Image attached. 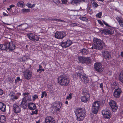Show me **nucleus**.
<instances>
[{"label": "nucleus", "mask_w": 123, "mask_h": 123, "mask_svg": "<svg viewBox=\"0 0 123 123\" xmlns=\"http://www.w3.org/2000/svg\"><path fill=\"white\" fill-rule=\"evenodd\" d=\"M70 80L67 76L64 75H62L59 76L57 79L58 83L63 87L68 85L70 82Z\"/></svg>", "instance_id": "obj_1"}, {"label": "nucleus", "mask_w": 123, "mask_h": 123, "mask_svg": "<svg viewBox=\"0 0 123 123\" xmlns=\"http://www.w3.org/2000/svg\"><path fill=\"white\" fill-rule=\"evenodd\" d=\"M75 113L77 117V120L78 121H82L86 115L85 110L81 108L77 109L76 110Z\"/></svg>", "instance_id": "obj_2"}, {"label": "nucleus", "mask_w": 123, "mask_h": 123, "mask_svg": "<svg viewBox=\"0 0 123 123\" xmlns=\"http://www.w3.org/2000/svg\"><path fill=\"white\" fill-rule=\"evenodd\" d=\"M92 48L98 49H102L103 48V45L102 44V41L97 38H94Z\"/></svg>", "instance_id": "obj_3"}, {"label": "nucleus", "mask_w": 123, "mask_h": 123, "mask_svg": "<svg viewBox=\"0 0 123 123\" xmlns=\"http://www.w3.org/2000/svg\"><path fill=\"white\" fill-rule=\"evenodd\" d=\"M7 47L8 50L12 51L14 50V52L18 53V51H16V49H18L16 48V44L14 41H11L10 42H7Z\"/></svg>", "instance_id": "obj_4"}, {"label": "nucleus", "mask_w": 123, "mask_h": 123, "mask_svg": "<svg viewBox=\"0 0 123 123\" xmlns=\"http://www.w3.org/2000/svg\"><path fill=\"white\" fill-rule=\"evenodd\" d=\"M100 105V104L99 101H97L94 102L92 106V113L94 114L97 113Z\"/></svg>", "instance_id": "obj_5"}, {"label": "nucleus", "mask_w": 123, "mask_h": 123, "mask_svg": "<svg viewBox=\"0 0 123 123\" xmlns=\"http://www.w3.org/2000/svg\"><path fill=\"white\" fill-rule=\"evenodd\" d=\"M72 41L68 38H65L61 43V46L65 48L70 46L72 44Z\"/></svg>", "instance_id": "obj_6"}, {"label": "nucleus", "mask_w": 123, "mask_h": 123, "mask_svg": "<svg viewBox=\"0 0 123 123\" xmlns=\"http://www.w3.org/2000/svg\"><path fill=\"white\" fill-rule=\"evenodd\" d=\"M78 60L80 63L83 64H87L90 62V57H85L83 56H80L78 57Z\"/></svg>", "instance_id": "obj_7"}, {"label": "nucleus", "mask_w": 123, "mask_h": 123, "mask_svg": "<svg viewBox=\"0 0 123 123\" xmlns=\"http://www.w3.org/2000/svg\"><path fill=\"white\" fill-rule=\"evenodd\" d=\"M102 113L104 118L105 119H110L111 117V115L110 111L106 109L102 111Z\"/></svg>", "instance_id": "obj_8"}, {"label": "nucleus", "mask_w": 123, "mask_h": 123, "mask_svg": "<svg viewBox=\"0 0 123 123\" xmlns=\"http://www.w3.org/2000/svg\"><path fill=\"white\" fill-rule=\"evenodd\" d=\"M83 94L84 96H81L80 98L81 101L85 103L88 102L90 98L89 93L87 92H83Z\"/></svg>", "instance_id": "obj_9"}, {"label": "nucleus", "mask_w": 123, "mask_h": 123, "mask_svg": "<svg viewBox=\"0 0 123 123\" xmlns=\"http://www.w3.org/2000/svg\"><path fill=\"white\" fill-rule=\"evenodd\" d=\"M109 104L111 107L112 111L114 112L116 111L118 108L117 104L116 101L111 100L109 102Z\"/></svg>", "instance_id": "obj_10"}, {"label": "nucleus", "mask_w": 123, "mask_h": 123, "mask_svg": "<svg viewBox=\"0 0 123 123\" xmlns=\"http://www.w3.org/2000/svg\"><path fill=\"white\" fill-rule=\"evenodd\" d=\"M66 33L63 31H56L55 34V37L58 39H62L65 37Z\"/></svg>", "instance_id": "obj_11"}, {"label": "nucleus", "mask_w": 123, "mask_h": 123, "mask_svg": "<svg viewBox=\"0 0 123 123\" xmlns=\"http://www.w3.org/2000/svg\"><path fill=\"white\" fill-rule=\"evenodd\" d=\"M27 36L30 39L33 41L36 42L39 40V37H38L34 34L29 33L27 34Z\"/></svg>", "instance_id": "obj_12"}, {"label": "nucleus", "mask_w": 123, "mask_h": 123, "mask_svg": "<svg viewBox=\"0 0 123 123\" xmlns=\"http://www.w3.org/2000/svg\"><path fill=\"white\" fill-rule=\"evenodd\" d=\"M74 75L75 77L76 78H80L84 82H85L88 80L87 77L85 76L82 75V74L79 73H75Z\"/></svg>", "instance_id": "obj_13"}, {"label": "nucleus", "mask_w": 123, "mask_h": 123, "mask_svg": "<svg viewBox=\"0 0 123 123\" xmlns=\"http://www.w3.org/2000/svg\"><path fill=\"white\" fill-rule=\"evenodd\" d=\"M32 76V72L31 70H27L24 73V77L27 80L30 79Z\"/></svg>", "instance_id": "obj_14"}, {"label": "nucleus", "mask_w": 123, "mask_h": 123, "mask_svg": "<svg viewBox=\"0 0 123 123\" xmlns=\"http://www.w3.org/2000/svg\"><path fill=\"white\" fill-rule=\"evenodd\" d=\"M122 92L121 89L119 87L115 89L114 90V96L116 98H119L120 97V94Z\"/></svg>", "instance_id": "obj_15"}, {"label": "nucleus", "mask_w": 123, "mask_h": 123, "mask_svg": "<svg viewBox=\"0 0 123 123\" xmlns=\"http://www.w3.org/2000/svg\"><path fill=\"white\" fill-rule=\"evenodd\" d=\"M94 68L96 71L98 72H101L103 70L102 65L99 63H96L95 64Z\"/></svg>", "instance_id": "obj_16"}, {"label": "nucleus", "mask_w": 123, "mask_h": 123, "mask_svg": "<svg viewBox=\"0 0 123 123\" xmlns=\"http://www.w3.org/2000/svg\"><path fill=\"white\" fill-rule=\"evenodd\" d=\"M104 58L108 61L111 58V55L110 53L107 51H104L103 54Z\"/></svg>", "instance_id": "obj_17"}, {"label": "nucleus", "mask_w": 123, "mask_h": 123, "mask_svg": "<svg viewBox=\"0 0 123 123\" xmlns=\"http://www.w3.org/2000/svg\"><path fill=\"white\" fill-rule=\"evenodd\" d=\"M20 106L18 105L17 103L14 104L13 106L14 111L16 113H19L21 110Z\"/></svg>", "instance_id": "obj_18"}, {"label": "nucleus", "mask_w": 123, "mask_h": 123, "mask_svg": "<svg viewBox=\"0 0 123 123\" xmlns=\"http://www.w3.org/2000/svg\"><path fill=\"white\" fill-rule=\"evenodd\" d=\"M102 33L106 35H112L114 34V30L110 29H104L102 30Z\"/></svg>", "instance_id": "obj_19"}, {"label": "nucleus", "mask_w": 123, "mask_h": 123, "mask_svg": "<svg viewBox=\"0 0 123 123\" xmlns=\"http://www.w3.org/2000/svg\"><path fill=\"white\" fill-rule=\"evenodd\" d=\"M45 123H55V121L52 117L47 116L45 118Z\"/></svg>", "instance_id": "obj_20"}, {"label": "nucleus", "mask_w": 123, "mask_h": 123, "mask_svg": "<svg viewBox=\"0 0 123 123\" xmlns=\"http://www.w3.org/2000/svg\"><path fill=\"white\" fill-rule=\"evenodd\" d=\"M86 1L85 0H72L71 2V3L72 5L78 6L80 3H84Z\"/></svg>", "instance_id": "obj_21"}, {"label": "nucleus", "mask_w": 123, "mask_h": 123, "mask_svg": "<svg viewBox=\"0 0 123 123\" xmlns=\"http://www.w3.org/2000/svg\"><path fill=\"white\" fill-rule=\"evenodd\" d=\"M25 99H26L25 98H22V101L20 105V106L24 109H26L27 107V102L28 101L27 100H25Z\"/></svg>", "instance_id": "obj_22"}, {"label": "nucleus", "mask_w": 123, "mask_h": 123, "mask_svg": "<svg viewBox=\"0 0 123 123\" xmlns=\"http://www.w3.org/2000/svg\"><path fill=\"white\" fill-rule=\"evenodd\" d=\"M22 95L24 96V98H25L26 99H25V100H27L29 102V101H31V96L30 94V93L28 92H23L22 94Z\"/></svg>", "instance_id": "obj_23"}, {"label": "nucleus", "mask_w": 123, "mask_h": 123, "mask_svg": "<svg viewBox=\"0 0 123 123\" xmlns=\"http://www.w3.org/2000/svg\"><path fill=\"white\" fill-rule=\"evenodd\" d=\"M27 106L28 108L31 110H33L36 109V105L32 103H28Z\"/></svg>", "instance_id": "obj_24"}, {"label": "nucleus", "mask_w": 123, "mask_h": 123, "mask_svg": "<svg viewBox=\"0 0 123 123\" xmlns=\"http://www.w3.org/2000/svg\"><path fill=\"white\" fill-rule=\"evenodd\" d=\"M0 49L2 50H8L6 42L5 43V44H0Z\"/></svg>", "instance_id": "obj_25"}, {"label": "nucleus", "mask_w": 123, "mask_h": 123, "mask_svg": "<svg viewBox=\"0 0 123 123\" xmlns=\"http://www.w3.org/2000/svg\"><path fill=\"white\" fill-rule=\"evenodd\" d=\"M27 25L26 23H25L18 25L17 27L21 28V30H24L27 28Z\"/></svg>", "instance_id": "obj_26"}, {"label": "nucleus", "mask_w": 123, "mask_h": 123, "mask_svg": "<svg viewBox=\"0 0 123 123\" xmlns=\"http://www.w3.org/2000/svg\"><path fill=\"white\" fill-rule=\"evenodd\" d=\"M61 105L62 106V104L61 105L60 103H55L54 104L53 106L57 111H59L61 108Z\"/></svg>", "instance_id": "obj_27"}, {"label": "nucleus", "mask_w": 123, "mask_h": 123, "mask_svg": "<svg viewBox=\"0 0 123 123\" xmlns=\"http://www.w3.org/2000/svg\"><path fill=\"white\" fill-rule=\"evenodd\" d=\"M6 116L3 115L0 116V122L1 123H6Z\"/></svg>", "instance_id": "obj_28"}, {"label": "nucleus", "mask_w": 123, "mask_h": 123, "mask_svg": "<svg viewBox=\"0 0 123 123\" xmlns=\"http://www.w3.org/2000/svg\"><path fill=\"white\" fill-rule=\"evenodd\" d=\"M116 19L118 22L120 26L123 28V19L119 17H117Z\"/></svg>", "instance_id": "obj_29"}, {"label": "nucleus", "mask_w": 123, "mask_h": 123, "mask_svg": "<svg viewBox=\"0 0 123 123\" xmlns=\"http://www.w3.org/2000/svg\"><path fill=\"white\" fill-rule=\"evenodd\" d=\"M17 5L18 7L23 8L25 4L23 1H19L18 2Z\"/></svg>", "instance_id": "obj_30"}, {"label": "nucleus", "mask_w": 123, "mask_h": 123, "mask_svg": "<svg viewBox=\"0 0 123 123\" xmlns=\"http://www.w3.org/2000/svg\"><path fill=\"white\" fill-rule=\"evenodd\" d=\"M88 51H87V49H83L81 50V52L82 54L83 55H86L88 53Z\"/></svg>", "instance_id": "obj_31"}, {"label": "nucleus", "mask_w": 123, "mask_h": 123, "mask_svg": "<svg viewBox=\"0 0 123 123\" xmlns=\"http://www.w3.org/2000/svg\"><path fill=\"white\" fill-rule=\"evenodd\" d=\"M6 106L4 104L2 105L1 107L0 108V110L3 112H5L6 110Z\"/></svg>", "instance_id": "obj_32"}, {"label": "nucleus", "mask_w": 123, "mask_h": 123, "mask_svg": "<svg viewBox=\"0 0 123 123\" xmlns=\"http://www.w3.org/2000/svg\"><path fill=\"white\" fill-rule=\"evenodd\" d=\"M25 5L29 8H32L35 6V4H34L33 5H32L30 3H28L26 4Z\"/></svg>", "instance_id": "obj_33"}, {"label": "nucleus", "mask_w": 123, "mask_h": 123, "mask_svg": "<svg viewBox=\"0 0 123 123\" xmlns=\"http://www.w3.org/2000/svg\"><path fill=\"white\" fill-rule=\"evenodd\" d=\"M18 98L15 95H13V96L12 95L11 99V100L14 101H15L16 99H17Z\"/></svg>", "instance_id": "obj_34"}, {"label": "nucleus", "mask_w": 123, "mask_h": 123, "mask_svg": "<svg viewBox=\"0 0 123 123\" xmlns=\"http://www.w3.org/2000/svg\"><path fill=\"white\" fill-rule=\"evenodd\" d=\"M22 12L23 13L30 12V10L29 9H26L25 8H24L22 9Z\"/></svg>", "instance_id": "obj_35"}, {"label": "nucleus", "mask_w": 123, "mask_h": 123, "mask_svg": "<svg viewBox=\"0 0 123 123\" xmlns=\"http://www.w3.org/2000/svg\"><path fill=\"white\" fill-rule=\"evenodd\" d=\"M41 96V98H43L44 97V96L45 97H46L47 96V94L46 93L45 91H43L42 92Z\"/></svg>", "instance_id": "obj_36"}, {"label": "nucleus", "mask_w": 123, "mask_h": 123, "mask_svg": "<svg viewBox=\"0 0 123 123\" xmlns=\"http://www.w3.org/2000/svg\"><path fill=\"white\" fill-rule=\"evenodd\" d=\"M72 94L71 93H70L68 95L66 99H68L69 100H70L72 98Z\"/></svg>", "instance_id": "obj_37"}, {"label": "nucleus", "mask_w": 123, "mask_h": 123, "mask_svg": "<svg viewBox=\"0 0 123 123\" xmlns=\"http://www.w3.org/2000/svg\"><path fill=\"white\" fill-rule=\"evenodd\" d=\"M79 18L81 20L84 21H86L88 20L86 18L83 17H80Z\"/></svg>", "instance_id": "obj_38"}, {"label": "nucleus", "mask_w": 123, "mask_h": 123, "mask_svg": "<svg viewBox=\"0 0 123 123\" xmlns=\"http://www.w3.org/2000/svg\"><path fill=\"white\" fill-rule=\"evenodd\" d=\"M26 60V57L25 56H23L20 59V61L21 62H25Z\"/></svg>", "instance_id": "obj_39"}, {"label": "nucleus", "mask_w": 123, "mask_h": 123, "mask_svg": "<svg viewBox=\"0 0 123 123\" xmlns=\"http://www.w3.org/2000/svg\"><path fill=\"white\" fill-rule=\"evenodd\" d=\"M8 81L10 83H12L14 81L13 79L11 77H8Z\"/></svg>", "instance_id": "obj_40"}, {"label": "nucleus", "mask_w": 123, "mask_h": 123, "mask_svg": "<svg viewBox=\"0 0 123 123\" xmlns=\"http://www.w3.org/2000/svg\"><path fill=\"white\" fill-rule=\"evenodd\" d=\"M119 80H121V79H123V71H122L121 73L119 76Z\"/></svg>", "instance_id": "obj_41"}, {"label": "nucleus", "mask_w": 123, "mask_h": 123, "mask_svg": "<svg viewBox=\"0 0 123 123\" xmlns=\"http://www.w3.org/2000/svg\"><path fill=\"white\" fill-rule=\"evenodd\" d=\"M99 87L101 88L102 92H104V87L103 83H101L100 84Z\"/></svg>", "instance_id": "obj_42"}, {"label": "nucleus", "mask_w": 123, "mask_h": 123, "mask_svg": "<svg viewBox=\"0 0 123 123\" xmlns=\"http://www.w3.org/2000/svg\"><path fill=\"white\" fill-rule=\"evenodd\" d=\"M38 110L37 109L35 110V111H32L31 113V115H33L34 114H37Z\"/></svg>", "instance_id": "obj_43"}, {"label": "nucleus", "mask_w": 123, "mask_h": 123, "mask_svg": "<svg viewBox=\"0 0 123 123\" xmlns=\"http://www.w3.org/2000/svg\"><path fill=\"white\" fill-rule=\"evenodd\" d=\"M92 5L93 7L95 8H97L98 6V4L95 1L93 2Z\"/></svg>", "instance_id": "obj_44"}, {"label": "nucleus", "mask_w": 123, "mask_h": 123, "mask_svg": "<svg viewBox=\"0 0 123 123\" xmlns=\"http://www.w3.org/2000/svg\"><path fill=\"white\" fill-rule=\"evenodd\" d=\"M102 13L101 12H99L96 15V16L98 18H100L101 17Z\"/></svg>", "instance_id": "obj_45"}, {"label": "nucleus", "mask_w": 123, "mask_h": 123, "mask_svg": "<svg viewBox=\"0 0 123 123\" xmlns=\"http://www.w3.org/2000/svg\"><path fill=\"white\" fill-rule=\"evenodd\" d=\"M77 25H79V24L75 23H72L70 24V25L71 27H74L75 26H77Z\"/></svg>", "instance_id": "obj_46"}, {"label": "nucleus", "mask_w": 123, "mask_h": 123, "mask_svg": "<svg viewBox=\"0 0 123 123\" xmlns=\"http://www.w3.org/2000/svg\"><path fill=\"white\" fill-rule=\"evenodd\" d=\"M44 69L43 68L42 69H37V73L39 72V73H41V72L42 71H44Z\"/></svg>", "instance_id": "obj_47"}, {"label": "nucleus", "mask_w": 123, "mask_h": 123, "mask_svg": "<svg viewBox=\"0 0 123 123\" xmlns=\"http://www.w3.org/2000/svg\"><path fill=\"white\" fill-rule=\"evenodd\" d=\"M38 98V96L36 94L34 95L33 97V100H34Z\"/></svg>", "instance_id": "obj_48"}, {"label": "nucleus", "mask_w": 123, "mask_h": 123, "mask_svg": "<svg viewBox=\"0 0 123 123\" xmlns=\"http://www.w3.org/2000/svg\"><path fill=\"white\" fill-rule=\"evenodd\" d=\"M53 1L57 4H59L60 3L59 0H53Z\"/></svg>", "instance_id": "obj_49"}, {"label": "nucleus", "mask_w": 123, "mask_h": 123, "mask_svg": "<svg viewBox=\"0 0 123 123\" xmlns=\"http://www.w3.org/2000/svg\"><path fill=\"white\" fill-rule=\"evenodd\" d=\"M62 3L66 4L68 1V0H61Z\"/></svg>", "instance_id": "obj_50"}, {"label": "nucleus", "mask_w": 123, "mask_h": 123, "mask_svg": "<svg viewBox=\"0 0 123 123\" xmlns=\"http://www.w3.org/2000/svg\"><path fill=\"white\" fill-rule=\"evenodd\" d=\"M54 20H55V21H58V22H63V20H61V19H54Z\"/></svg>", "instance_id": "obj_51"}, {"label": "nucleus", "mask_w": 123, "mask_h": 123, "mask_svg": "<svg viewBox=\"0 0 123 123\" xmlns=\"http://www.w3.org/2000/svg\"><path fill=\"white\" fill-rule=\"evenodd\" d=\"M98 23L101 25H103V24L102 22L100 20H98Z\"/></svg>", "instance_id": "obj_52"}, {"label": "nucleus", "mask_w": 123, "mask_h": 123, "mask_svg": "<svg viewBox=\"0 0 123 123\" xmlns=\"http://www.w3.org/2000/svg\"><path fill=\"white\" fill-rule=\"evenodd\" d=\"M103 22L106 26L108 27L109 26V25L107 23H106L105 21H103Z\"/></svg>", "instance_id": "obj_53"}, {"label": "nucleus", "mask_w": 123, "mask_h": 123, "mask_svg": "<svg viewBox=\"0 0 123 123\" xmlns=\"http://www.w3.org/2000/svg\"><path fill=\"white\" fill-rule=\"evenodd\" d=\"M21 95V94L20 93H18L16 94V95L17 96L18 98Z\"/></svg>", "instance_id": "obj_54"}, {"label": "nucleus", "mask_w": 123, "mask_h": 123, "mask_svg": "<svg viewBox=\"0 0 123 123\" xmlns=\"http://www.w3.org/2000/svg\"><path fill=\"white\" fill-rule=\"evenodd\" d=\"M3 91L1 89H0V95H1L3 93Z\"/></svg>", "instance_id": "obj_55"}, {"label": "nucleus", "mask_w": 123, "mask_h": 123, "mask_svg": "<svg viewBox=\"0 0 123 123\" xmlns=\"http://www.w3.org/2000/svg\"><path fill=\"white\" fill-rule=\"evenodd\" d=\"M15 6V5L13 4L9 6V7H10L11 9L12 8L14 7Z\"/></svg>", "instance_id": "obj_56"}, {"label": "nucleus", "mask_w": 123, "mask_h": 123, "mask_svg": "<svg viewBox=\"0 0 123 123\" xmlns=\"http://www.w3.org/2000/svg\"><path fill=\"white\" fill-rule=\"evenodd\" d=\"M3 15L4 16H8V15L5 12H3Z\"/></svg>", "instance_id": "obj_57"}, {"label": "nucleus", "mask_w": 123, "mask_h": 123, "mask_svg": "<svg viewBox=\"0 0 123 123\" xmlns=\"http://www.w3.org/2000/svg\"><path fill=\"white\" fill-rule=\"evenodd\" d=\"M4 104V103L1 102H0V108L1 107V106Z\"/></svg>", "instance_id": "obj_58"}, {"label": "nucleus", "mask_w": 123, "mask_h": 123, "mask_svg": "<svg viewBox=\"0 0 123 123\" xmlns=\"http://www.w3.org/2000/svg\"><path fill=\"white\" fill-rule=\"evenodd\" d=\"M20 80V78L19 77H18L16 79V80L18 81V80Z\"/></svg>", "instance_id": "obj_59"}, {"label": "nucleus", "mask_w": 123, "mask_h": 123, "mask_svg": "<svg viewBox=\"0 0 123 123\" xmlns=\"http://www.w3.org/2000/svg\"><path fill=\"white\" fill-rule=\"evenodd\" d=\"M120 55L122 57H123V52H121Z\"/></svg>", "instance_id": "obj_60"}, {"label": "nucleus", "mask_w": 123, "mask_h": 123, "mask_svg": "<svg viewBox=\"0 0 123 123\" xmlns=\"http://www.w3.org/2000/svg\"><path fill=\"white\" fill-rule=\"evenodd\" d=\"M7 10L8 11H10L11 10H12V9L10 8V7L8 8H7Z\"/></svg>", "instance_id": "obj_61"}, {"label": "nucleus", "mask_w": 123, "mask_h": 123, "mask_svg": "<svg viewBox=\"0 0 123 123\" xmlns=\"http://www.w3.org/2000/svg\"><path fill=\"white\" fill-rule=\"evenodd\" d=\"M39 69H42V66L41 65H39Z\"/></svg>", "instance_id": "obj_62"}, {"label": "nucleus", "mask_w": 123, "mask_h": 123, "mask_svg": "<svg viewBox=\"0 0 123 123\" xmlns=\"http://www.w3.org/2000/svg\"><path fill=\"white\" fill-rule=\"evenodd\" d=\"M65 104L67 105H68V102L67 101H66L65 102Z\"/></svg>", "instance_id": "obj_63"}, {"label": "nucleus", "mask_w": 123, "mask_h": 123, "mask_svg": "<svg viewBox=\"0 0 123 123\" xmlns=\"http://www.w3.org/2000/svg\"><path fill=\"white\" fill-rule=\"evenodd\" d=\"M121 81L122 83L123 84V79H121V80H120Z\"/></svg>", "instance_id": "obj_64"}]
</instances>
